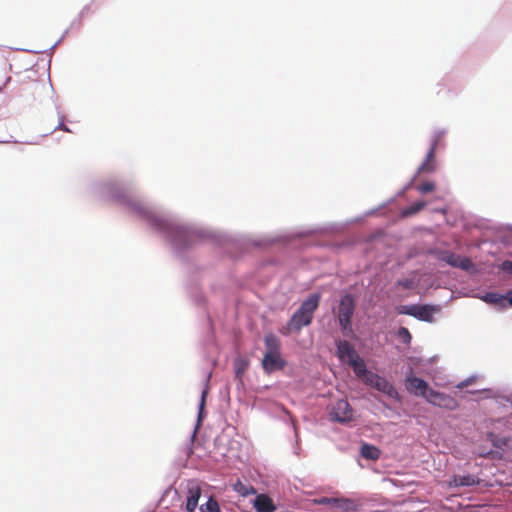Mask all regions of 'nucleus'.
I'll list each match as a JSON object with an SVG mask.
<instances>
[{
	"instance_id": "9d476101",
	"label": "nucleus",
	"mask_w": 512,
	"mask_h": 512,
	"mask_svg": "<svg viewBox=\"0 0 512 512\" xmlns=\"http://www.w3.org/2000/svg\"><path fill=\"white\" fill-rule=\"evenodd\" d=\"M442 137L441 133H437L431 143V147L426 155L424 162L418 169V173H432L436 170L435 150Z\"/></svg>"
},
{
	"instance_id": "a211bd4d",
	"label": "nucleus",
	"mask_w": 512,
	"mask_h": 512,
	"mask_svg": "<svg viewBox=\"0 0 512 512\" xmlns=\"http://www.w3.org/2000/svg\"><path fill=\"white\" fill-rule=\"evenodd\" d=\"M479 483V480L473 475H455L451 484L456 487L473 486Z\"/></svg>"
},
{
	"instance_id": "f03ea898",
	"label": "nucleus",
	"mask_w": 512,
	"mask_h": 512,
	"mask_svg": "<svg viewBox=\"0 0 512 512\" xmlns=\"http://www.w3.org/2000/svg\"><path fill=\"white\" fill-rule=\"evenodd\" d=\"M266 351L261 361V365L265 373L271 374L275 371L282 370L286 366V361L281 355V342L279 338L270 333L264 338Z\"/></svg>"
},
{
	"instance_id": "ddd939ff",
	"label": "nucleus",
	"mask_w": 512,
	"mask_h": 512,
	"mask_svg": "<svg viewBox=\"0 0 512 512\" xmlns=\"http://www.w3.org/2000/svg\"><path fill=\"white\" fill-rule=\"evenodd\" d=\"M334 502L335 512H356L360 504L358 501L350 498H336Z\"/></svg>"
},
{
	"instance_id": "0eeeda50",
	"label": "nucleus",
	"mask_w": 512,
	"mask_h": 512,
	"mask_svg": "<svg viewBox=\"0 0 512 512\" xmlns=\"http://www.w3.org/2000/svg\"><path fill=\"white\" fill-rule=\"evenodd\" d=\"M365 383L389 397L397 395L396 389L389 381L373 372L367 375Z\"/></svg>"
},
{
	"instance_id": "f257e3e1",
	"label": "nucleus",
	"mask_w": 512,
	"mask_h": 512,
	"mask_svg": "<svg viewBox=\"0 0 512 512\" xmlns=\"http://www.w3.org/2000/svg\"><path fill=\"white\" fill-rule=\"evenodd\" d=\"M320 299V294H310L292 315L289 322L287 323V331L283 333L289 334L292 331L300 332L303 327L310 325L313 320L314 312L319 307Z\"/></svg>"
},
{
	"instance_id": "bb28decb",
	"label": "nucleus",
	"mask_w": 512,
	"mask_h": 512,
	"mask_svg": "<svg viewBox=\"0 0 512 512\" xmlns=\"http://www.w3.org/2000/svg\"><path fill=\"white\" fill-rule=\"evenodd\" d=\"M500 268H501V270H503L504 272H507V273L512 274V261H511V260H505V261H504V262H502V264L500 265Z\"/></svg>"
},
{
	"instance_id": "412c9836",
	"label": "nucleus",
	"mask_w": 512,
	"mask_h": 512,
	"mask_svg": "<svg viewBox=\"0 0 512 512\" xmlns=\"http://www.w3.org/2000/svg\"><path fill=\"white\" fill-rule=\"evenodd\" d=\"M201 512H221L218 502L210 497L209 500L201 505L200 507Z\"/></svg>"
},
{
	"instance_id": "20e7f679",
	"label": "nucleus",
	"mask_w": 512,
	"mask_h": 512,
	"mask_svg": "<svg viewBox=\"0 0 512 512\" xmlns=\"http://www.w3.org/2000/svg\"><path fill=\"white\" fill-rule=\"evenodd\" d=\"M440 311L439 306H433V305H401L397 307V312L399 314H405L413 316L421 321L426 322H432L433 321V315L435 313H438Z\"/></svg>"
},
{
	"instance_id": "dca6fc26",
	"label": "nucleus",
	"mask_w": 512,
	"mask_h": 512,
	"mask_svg": "<svg viewBox=\"0 0 512 512\" xmlns=\"http://www.w3.org/2000/svg\"><path fill=\"white\" fill-rule=\"evenodd\" d=\"M360 454L367 460L376 461L380 458L381 451L374 445L364 443L360 448Z\"/></svg>"
},
{
	"instance_id": "6e6552de",
	"label": "nucleus",
	"mask_w": 512,
	"mask_h": 512,
	"mask_svg": "<svg viewBox=\"0 0 512 512\" xmlns=\"http://www.w3.org/2000/svg\"><path fill=\"white\" fill-rule=\"evenodd\" d=\"M426 400L432 405L448 410H454L458 407V403L453 397L433 389L429 390Z\"/></svg>"
},
{
	"instance_id": "7ed1b4c3",
	"label": "nucleus",
	"mask_w": 512,
	"mask_h": 512,
	"mask_svg": "<svg viewBox=\"0 0 512 512\" xmlns=\"http://www.w3.org/2000/svg\"><path fill=\"white\" fill-rule=\"evenodd\" d=\"M48 85L44 78H40L34 69H28L19 76L18 91L27 98L37 99L48 91Z\"/></svg>"
},
{
	"instance_id": "f8f14e48",
	"label": "nucleus",
	"mask_w": 512,
	"mask_h": 512,
	"mask_svg": "<svg viewBox=\"0 0 512 512\" xmlns=\"http://www.w3.org/2000/svg\"><path fill=\"white\" fill-rule=\"evenodd\" d=\"M337 355L339 359L346 360L348 364L359 357L354 346L346 340L337 343Z\"/></svg>"
},
{
	"instance_id": "aec40b11",
	"label": "nucleus",
	"mask_w": 512,
	"mask_h": 512,
	"mask_svg": "<svg viewBox=\"0 0 512 512\" xmlns=\"http://www.w3.org/2000/svg\"><path fill=\"white\" fill-rule=\"evenodd\" d=\"M425 206H426V202L417 201V202L413 203L412 205H410L409 207L403 209L401 214L403 217H409V216H412V215L418 213L419 211H421Z\"/></svg>"
},
{
	"instance_id": "7c9ffc66",
	"label": "nucleus",
	"mask_w": 512,
	"mask_h": 512,
	"mask_svg": "<svg viewBox=\"0 0 512 512\" xmlns=\"http://www.w3.org/2000/svg\"><path fill=\"white\" fill-rule=\"evenodd\" d=\"M65 131H68V128H66L63 124L61 125Z\"/></svg>"
},
{
	"instance_id": "c756f323",
	"label": "nucleus",
	"mask_w": 512,
	"mask_h": 512,
	"mask_svg": "<svg viewBox=\"0 0 512 512\" xmlns=\"http://www.w3.org/2000/svg\"><path fill=\"white\" fill-rule=\"evenodd\" d=\"M466 385H467V383H466V382H461V383H459V384L457 385V387H458V388H460V389H462V388H464Z\"/></svg>"
},
{
	"instance_id": "1a4fd4ad",
	"label": "nucleus",
	"mask_w": 512,
	"mask_h": 512,
	"mask_svg": "<svg viewBox=\"0 0 512 512\" xmlns=\"http://www.w3.org/2000/svg\"><path fill=\"white\" fill-rule=\"evenodd\" d=\"M439 259L452 267L460 268L464 271H469L474 267L470 258L462 257L449 251L442 252Z\"/></svg>"
},
{
	"instance_id": "6ab92c4d",
	"label": "nucleus",
	"mask_w": 512,
	"mask_h": 512,
	"mask_svg": "<svg viewBox=\"0 0 512 512\" xmlns=\"http://www.w3.org/2000/svg\"><path fill=\"white\" fill-rule=\"evenodd\" d=\"M483 300L490 304H495V305H499L502 307L506 306V298L498 293H495V292L487 293L483 297Z\"/></svg>"
},
{
	"instance_id": "2eb2a0df",
	"label": "nucleus",
	"mask_w": 512,
	"mask_h": 512,
	"mask_svg": "<svg viewBox=\"0 0 512 512\" xmlns=\"http://www.w3.org/2000/svg\"><path fill=\"white\" fill-rule=\"evenodd\" d=\"M254 507L258 512H273L275 510L272 499L265 494L256 497Z\"/></svg>"
},
{
	"instance_id": "423d86ee",
	"label": "nucleus",
	"mask_w": 512,
	"mask_h": 512,
	"mask_svg": "<svg viewBox=\"0 0 512 512\" xmlns=\"http://www.w3.org/2000/svg\"><path fill=\"white\" fill-rule=\"evenodd\" d=\"M329 417L332 421L346 423L353 419V410L345 399H339L331 404Z\"/></svg>"
},
{
	"instance_id": "f3484780",
	"label": "nucleus",
	"mask_w": 512,
	"mask_h": 512,
	"mask_svg": "<svg viewBox=\"0 0 512 512\" xmlns=\"http://www.w3.org/2000/svg\"><path fill=\"white\" fill-rule=\"evenodd\" d=\"M349 365L353 368L354 373L356 376L361 378L364 382L366 381V377L371 372L367 370L366 364L363 359L360 357L353 360Z\"/></svg>"
},
{
	"instance_id": "c85d7f7f",
	"label": "nucleus",
	"mask_w": 512,
	"mask_h": 512,
	"mask_svg": "<svg viewBox=\"0 0 512 512\" xmlns=\"http://www.w3.org/2000/svg\"><path fill=\"white\" fill-rule=\"evenodd\" d=\"M508 296H509L508 303H509V305L512 306V291L508 293Z\"/></svg>"
},
{
	"instance_id": "cd10ccee",
	"label": "nucleus",
	"mask_w": 512,
	"mask_h": 512,
	"mask_svg": "<svg viewBox=\"0 0 512 512\" xmlns=\"http://www.w3.org/2000/svg\"><path fill=\"white\" fill-rule=\"evenodd\" d=\"M399 285H402L405 288H410L411 287V282L408 281V280H406V281H399Z\"/></svg>"
},
{
	"instance_id": "393cba45",
	"label": "nucleus",
	"mask_w": 512,
	"mask_h": 512,
	"mask_svg": "<svg viewBox=\"0 0 512 512\" xmlns=\"http://www.w3.org/2000/svg\"><path fill=\"white\" fill-rule=\"evenodd\" d=\"M207 394H208V388H205L202 391L201 401H200V405H199V414H198V420L199 421H201V419H202V415H203V410H204L205 400H206Z\"/></svg>"
},
{
	"instance_id": "39448f33",
	"label": "nucleus",
	"mask_w": 512,
	"mask_h": 512,
	"mask_svg": "<svg viewBox=\"0 0 512 512\" xmlns=\"http://www.w3.org/2000/svg\"><path fill=\"white\" fill-rule=\"evenodd\" d=\"M355 310V301L352 295H344L339 304L338 320L343 331L351 329V318Z\"/></svg>"
},
{
	"instance_id": "4468645a",
	"label": "nucleus",
	"mask_w": 512,
	"mask_h": 512,
	"mask_svg": "<svg viewBox=\"0 0 512 512\" xmlns=\"http://www.w3.org/2000/svg\"><path fill=\"white\" fill-rule=\"evenodd\" d=\"M201 496V488L197 485L192 486L188 490V497L186 502V511L195 512L199 499Z\"/></svg>"
},
{
	"instance_id": "b1692460",
	"label": "nucleus",
	"mask_w": 512,
	"mask_h": 512,
	"mask_svg": "<svg viewBox=\"0 0 512 512\" xmlns=\"http://www.w3.org/2000/svg\"><path fill=\"white\" fill-rule=\"evenodd\" d=\"M435 189L433 182H424L417 187V190L421 193H429Z\"/></svg>"
},
{
	"instance_id": "4be33fe9",
	"label": "nucleus",
	"mask_w": 512,
	"mask_h": 512,
	"mask_svg": "<svg viewBox=\"0 0 512 512\" xmlns=\"http://www.w3.org/2000/svg\"><path fill=\"white\" fill-rule=\"evenodd\" d=\"M234 489L240 493L241 495L243 496H246L250 493H255L256 491L254 490L253 487H247L245 486L241 481H238L235 485H234Z\"/></svg>"
},
{
	"instance_id": "9b49d317",
	"label": "nucleus",
	"mask_w": 512,
	"mask_h": 512,
	"mask_svg": "<svg viewBox=\"0 0 512 512\" xmlns=\"http://www.w3.org/2000/svg\"><path fill=\"white\" fill-rule=\"evenodd\" d=\"M406 385L408 391L414 393L417 396H422L425 399L429 393V390H431L425 380L415 376H408L406 378Z\"/></svg>"
},
{
	"instance_id": "5701e85b",
	"label": "nucleus",
	"mask_w": 512,
	"mask_h": 512,
	"mask_svg": "<svg viewBox=\"0 0 512 512\" xmlns=\"http://www.w3.org/2000/svg\"><path fill=\"white\" fill-rule=\"evenodd\" d=\"M398 337L402 340V342L409 344L411 342V334L406 327H400L397 333Z\"/></svg>"
},
{
	"instance_id": "a878e982",
	"label": "nucleus",
	"mask_w": 512,
	"mask_h": 512,
	"mask_svg": "<svg viewBox=\"0 0 512 512\" xmlns=\"http://www.w3.org/2000/svg\"><path fill=\"white\" fill-rule=\"evenodd\" d=\"M333 501H336V498H329V497H322L318 500H316V503L317 504H321V505H326V506H329L331 508H334V502Z\"/></svg>"
}]
</instances>
